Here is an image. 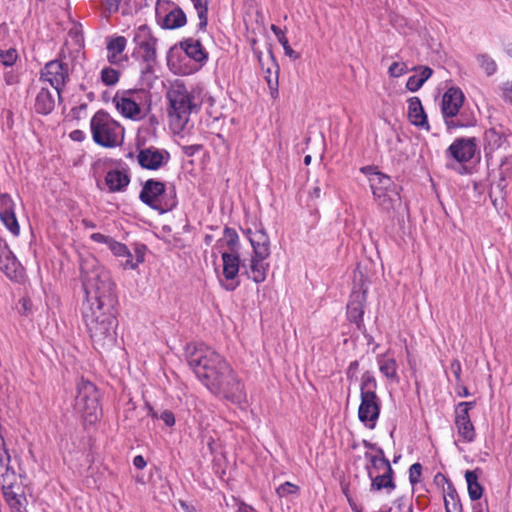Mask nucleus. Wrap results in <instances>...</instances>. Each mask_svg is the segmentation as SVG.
Listing matches in <instances>:
<instances>
[{
  "mask_svg": "<svg viewBox=\"0 0 512 512\" xmlns=\"http://www.w3.org/2000/svg\"><path fill=\"white\" fill-rule=\"evenodd\" d=\"M179 46L184 53L195 62L204 64L208 60V52L205 50L200 40L187 38L182 40Z\"/></svg>",
  "mask_w": 512,
  "mask_h": 512,
  "instance_id": "24",
  "label": "nucleus"
},
{
  "mask_svg": "<svg viewBox=\"0 0 512 512\" xmlns=\"http://www.w3.org/2000/svg\"><path fill=\"white\" fill-rule=\"evenodd\" d=\"M423 80L418 75H412L408 78L406 88L411 92H416L423 86Z\"/></svg>",
  "mask_w": 512,
  "mask_h": 512,
  "instance_id": "47",
  "label": "nucleus"
},
{
  "mask_svg": "<svg viewBox=\"0 0 512 512\" xmlns=\"http://www.w3.org/2000/svg\"><path fill=\"white\" fill-rule=\"evenodd\" d=\"M408 118L414 126L426 129L427 131L430 129L427 115L418 97H411L408 100Z\"/></svg>",
  "mask_w": 512,
  "mask_h": 512,
  "instance_id": "23",
  "label": "nucleus"
},
{
  "mask_svg": "<svg viewBox=\"0 0 512 512\" xmlns=\"http://www.w3.org/2000/svg\"><path fill=\"white\" fill-rule=\"evenodd\" d=\"M377 381L370 371L362 374L360 385L361 403L358 408V418L362 423L374 428L380 415V399L376 394Z\"/></svg>",
  "mask_w": 512,
  "mask_h": 512,
  "instance_id": "5",
  "label": "nucleus"
},
{
  "mask_svg": "<svg viewBox=\"0 0 512 512\" xmlns=\"http://www.w3.org/2000/svg\"><path fill=\"white\" fill-rule=\"evenodd\" d=\"M70 138L73 141L81 142L85 139V133L82 130H74L70 133Z\"/></svg>",
  "mask_w": 512,
  "mask_h": 512,
  "instance_id": "56",
  "label": "nucleus"
},
{
  "mask_svg": "<svg viewBox=\"0 0 512 512\" xmlns=\"http://www.w3.org/2000/svg\"><path fill=\"white\" fill-rule=\"evenodd\" d=\"M166 98L169 102L170 124L177 129H183L189 121L190 114L198 109L194 95L183 83L176 82L168 89Z\"/></svg>",
  "mask_w": 512,
  "mask_h": 512,
  "instance_id": "3",
  "label": "nucleus"
},
{
  "mask_svg": "<svg viewBox=\"0 0 512 512\" xmlns=\"http://www.w3.org/2000/svg\"><path fill=\"white\" fill-rule=\"evenodd\" d=\"M377 364L379 371L390 380H398L397 362L394 357L389 353L380 354L377 356Z\"/></svg>",
  "mask_w": 512,
  "mask_h": 512,
  "instance_id": "31",
  "label": "nucleus"
},
{
  "mask_svg": "<svg viewBox=\"0 0 512 512\" xmlns=\"http://www.w3.org/2000/svg\"><path fill=\"white\" fill-rule=\"evenodd\" d=\"M223 241L226 243L228 248L227 252L238 251L239 236L235 229L226 227L223 232V238L217 241V246H219Z\"/></svg>",
  "mask_w": 512,
  "mask_h": 512,
  "instance_id": "38",
  "label": "nucleus"
},
{
  "mask_svg": "<svg viewBox=\"0 0 512 512\" xmlns=\"http://www.w3.org/2000/svg\"><path fill=\"white\" fill-rule=\"evenodd\" d=\"M476 151L475 138L456 139L447 149L448 154L458 162L470 161Z\"/></svg>",
  "mask_w": 512,
  "mask_h": 512,
  "instance_id": "18",
  "label": "nucleus"
},
{
  "mask_svg": "<svg viewBox=\"0 0 512 512\" xmlns=\"http://www.w3.org/2000/svg\"><path fill=\"white\" fill-rule=\"evenodd\" d=\"M503 93L505 99L512 103V81L504 84Z\"/></svg>",
  "mask_w": 512,
  "mask_h": 512,
  "instance_id": "54",
  "label": "nucleus"
},
{
  "mask_svg": "<svg viewBox=\"0 0 512 512\" xmlns=\"http://www.w3.org/2000/svg\"><path fill=\"white\" fill-rule=\"evenodd\" d=\"M127 40L124 36H116L107 42L108 61L111 64H118L122 61V52L125 50Z\"/></svg>",
  "mask_w": 512,
  "mask_h": 512,
  "instance_id": "30",
  "label": "nucleus"
},
{
  "mask_svg": "<svg viewBox=\"0 0 512 512\" xmlns=\"http://www.w3.org/2000/svg\"><path fill=\"white\" fill-rule=\"evenodd\" d=\"M86 301L82 316L93 346L99 352L112 349L117 342L115 285L105 272L89 277L84 283Z\"/></svg>",
  "mask_w": 512,
  "mask_h": 512,
  "instance_id": "1",
  "label": "nucleus"
},
{
  "mask_svg": "<svg viewBox=\"0 0 512 512\" xmlns=\"http://www.w3.org/2000/svg\"><path fill=\"white\" fill-rule=\"evenodd\" d=\"M55 107L54 93L47 87H42L35 98V111L38 114L48 115Z\"/></svg>",
  "mask_w": 512,
  "mask_h": 512,
  "instance_id": "26",
  "label": "nucleus"
},
{
  "mask_svg": "<svg viewBox=\"0 0 512 512\" xmlns=\"http://www.w3.org/2000/svg\"><path fill=\"white\" fill-rule=\"evenodd\" d=\"M155 17L158 25L167 30L183 27L187 22L185 12L175 3H168L164 7L155 6Z\"/></svg>",
  "mask_w": 512,
  "mask_h": 512,
  "instance_id": "12",
  "label": "nucleus"
},
{
  "mask_svg": "<svg viewBox=\"0 0 512 512\" xmlns=\"http://www.w3.org/2000/svg\"><path fill=\"white\" fill-rule=\"evenodd\" d=\"M464 102V94L460 88L450 87L442 96L441 111L444 118L455 117Z\"/></svg>",
  "mask_w": 512,
  "mask_h": 512,
  "instance_id": "17",
  "label": "nucleus"
},
{
  "mask_svg": "<svg viewBox=\"0 0 512 512\" xmlns=\"http://www.w3.org/2000/svg\"><path fill=\"white\" fill-rule=\"evenodd\" d=\"M119 259H120V265L123 267V269L133 270V269H136L140 263L144 262V254L141 253L140 251H137L136 261H134L132 253L127 248V253L122 255V257H120Z\"/></svg>",
  "mask_w": 512,
  "mask_h": 512,
  "instance_id": "39",
  "label": "nucleus"
},
{
  "mask_svg": "<svg viewBox=\"0 0 512 512\" xmlns=\"http://www.w3.org/2000/svg\"><path fill=\"white\" fill-rule=\"evenodd\" d=\"M246 235L253 248V253L257 254L259 258H269L271 254L270 238L263 225L260 224L259 228L254 232L251 229H247Z\"/></svg>",
  "mask_w": 512,
  "mask_h": 512,
  "instance_id": "19",
  "label": "nucleus"
},
{
  "mask_svg": "<svg viewBox=\"0 0 512 512\" xmlns=\"http://www.w3.org/2000/svg\"><path fill=\"white\" fill-rule=\"evenodd\" d=\"M366 302V291H353L347 305V317L351 323H354L359 330L364 326L363 315Z\"/></svg>",
  "mask_w": 512,
  "mask_h": 512,
  "instance_id": "16",
  "label": "nucleus"
},
{
  "mask_svg": "<svg viewBox=\"0 0 512 512\" xmlns=\"http://www.w3.org/2000/svg\"><path fill=\"white\" fill-rule=\"evenodd\" d=\"M383 466L385 472L383 475L373 476L371 471H368L369 478L371 479V491H379L386 489L388 493L392 492L396 488V484L393 480V469L389 460H383Z\"/></svg>",
  "mask_w": 512,
  "mask_h": 512,
  "instance_id": "21",
  "label": "nucleus"
},
{
  "mask_svg": "<svg viewBox=\"0 0 512 512\" xmlns=\"http://www.w3.org/2000/svg\"><path fill=\"white\" fill-rule=\"evenodd\" d=\"M170 160V154L163 149L148 147L140 149L137 154L138 164L147 170H158Z\"/></svg>",
  "mask_w": 512,
  "mask_h": 512,
  "instance_id": "14",
  "label": "nucleus"
},
{
  "mask_svg": "<svg viewBox=\"0 0 512 512\" xmlns=\"http://www.w3.org/2000/svg\"><path fill=\"white\" fill-rule=\"evenodd\" d=\"M145 98L144 90H125L122 93H116L113 103L125 118L138 121L144 117L142 105Z\"/></svg>",
  "mask_w": 512,
  "mask_h": 512,
  "instance_id": "11",
  "label": "nucleus"
},
{
  "mask_svg": "<svg viewBox=\"0 0 512 512\" xmlns=\"http://www.w3.org/2000/svg\"><path fill=\"white\" fill-rule=\"evenodd\" d=\"M64 58L63 51H61L57 59L47 62L40 70V81L49 83L58 99H61L63 89L70 79L69 66Z\"/></svg>",
  "mask_w": 512,
  "mask_h": 512,
  "instance_id": "10",
  "label": "nucleus"
},
{
  "mask_svg": "<svg viewBox=\"0 0 512 512\" xmlns=\"http://www.w3.org/2000/svg\"><path fill=\"white\" fill-rule=\"evenodd\" d=\"M457 386V394L460 396V397H467L470 395L468 389L466 386H464L462 384V382L460 384H456Z\"/></svg>",
  "mask_w": 512,
  "mask_h": 512,
  "instance_id": "61",
  "label": "nucleus"
},
{
  "mask_svg": "<svg viewBox=\"0 0 512 512\" xmlns=\"http://www.w3.org/2000/svg\"><path fill=\"white\" fill-rule=\"evenodd\" d=\"M0 270L11 280L19 281L23 277V268L5 239L0 236Z\"/></svg>",
  "mask_w": 512,
  "mask_h": 512,
  "instance_id": "13",
  "label": "nucleus"
},
{
  "mask_svg": "<svg viewBox=\"0 0 512 512\" xmlns=\"http://www.w3.org/2000/svg\"><path fill=\"white\" fill-rule=\"evenodd\" d=\"M270 29L276 36L278 42L282 45L285 55L294 60L298 59L300 55L291 48L284 31L274 24L271 25Z\"/></svg>",
  "mask_w": 512,
  "mask_h": 512,
  "instance_id": "37",
  "label": "nucleus"
},
{
  "mask_svg": "<svg viewBox=\"0 0 512 512\" xmlns=\"http://www.w3.org/2000/svg\"><path fill=\"white\" fill-rule=\"evenodd\" d=\"M119 77V71L113 68L106 67L101 71V80L108 86L115 85L119 81Z\"/></svg>",
  "mask_w": 512,
  "mask_h": 512,
  "instance_id": "41",
  "label": "nucleus"
},
{
  "mask_svg": "<svg viewBox=\"0 0 512 512\" xmlns=\"http://www.w3.org/2000/svg\"><path fill=\"white\" fill-rule=\"evenodd\" d=\"M199 19L198 30L205 31L208 24V4L210 0H191Z\"/></svg>",
  "mask_w": 512,
  "mask_h": 512,
  "instance_id": "36",
  "label": "nucleus"
},
{
  "mask_svg": "<svg viewBox=\"0 0 512 512\" xmlns=\"http://www.w3.org/2000/svg\"><path fill=\"white\" fill-rule=\"evenodd\" d=\"M372 194L378 205L385 211L395 209L396 206L401 204L399 189H387Z\"/></svg>",
  "mask_w": 512,
  "mask_h": 512,
  "instance_id": "27",
  "label": "nucleus"
},
{
  "mask_svg": "<svg viewBox=\"0 0 512 512\" xmlns=\"http://www.w3.org/2000/svg\"><path fill=\"white\" fill-rule=\"evenodd\" d=\"M127 246L123 243H120L113 239L111 244L109 245L110 251L113 253L114 256L117 258L122 257L125 253H127Z\"/></svg>",
  "mask_w": 512,
  "mask_h": 512,
  "instance_id": "46",
  "label": "nucleus"
},
{
  "mask_svg": "<svg viewBox=\"0 0 512 512\" xmlns=\"http://www.w3.org/2000/svg\"><path fill=\"white\" fill-rule=\"evenodd\" d=\"M422 474V465L420 463H414L410 466L409 469V481L412 485L418 483L420 481V476Z\"/></svg>",
  "mask_w": 512,
  "mask_h": 512,
  "instance_id": "44",
  "label": "nucleus"
},
{
  "mask_svg": "<svg viewBox=\"0 0 512 512\" xmlns=\"http://www.w3.org/2000/svg\"><path fill=\"white\" fill-rule=\"evenodd\" d=\"M0 220L13 236L20 234V226L15 214V203L7 193L0 194Z\"/></svg>",
  "mask_w": 512,
  "mask_h": 512,
  "instance_id": "15",
  "label": "nucleus"
},
{
  "mask_svg": "<svg viewBox=\"0 0 512 512\" xmlns=\"http://www.w3.org/2000/svg\"><path fill=\"white\" fill-rule=\"evenodd\" d=\"M139 199L160 213L171 211L177 205L175 189H166L164 182L155 179L145 181Z\"/></svg>",
  "mask_w": 512,
  "mask_h": 512,
  "instance_id": "6",
  "label": "nucleus"
},
{
  "mask_svg": "<svg viewBox=\"0 0 512 512\" xmlns=\"http://www.w3.org/2000/svg\"><path fill=\"white\" fill-rule=\"evenodd\" d=\"M360 171L364 174H367L369 177H370V174L373 173V172H376L375 171V168L371 167V166H366V167H362L360 169Z\"/></svg>",
  "mask_w": 512,
  "mask_h": 512,
  "instance_id": "63",
  "label": "nucleus"
},
{
  "mask_svg": "<svg viewBox=\"0 0 512 512\" xmlns=\"http://www.w3.org/2000/svg\"><path fill=\"white\" fill-rule=\"evenodd\" d=\"M512 168V163L508 164L506 167H503V171L501 169V164L499 165L500 170V179L495 184L492 185L490 188L489 196L492 199V202L494 205H496L497 198L493 199L494 196L499 195L500 197H503L505 192V189L507 187V180L506 177L510 173Z\"/></svg>",
  "mask_w": 512,
  "mask_h": 512,
  "instance_id": "34",
  "label": "nucleus"
},
{
  "mask_svg": "<svg viewBox=\"0 0 512 512\" xmlns=\"http://www.w3.org/2000/svg\"><path fill=\"white\" fill-rule=\"evenodd\" d=\"M450 369L455 377L456 384H460L462 382V379H461L462 368H461L460 361L457 359L452 360L450 363Z\"/></svg>",
  "mask_w": 512,
  "mask_h": 512,
  "instance_id": "49",
  "label": "nucleus"
},
{
  "mask_svg": "<svg viewBox=\"0 0 512 512\" xmlns=\"http://www.w3.org/2000/svg\"><path fill=\"white\" fill-rule=\"evenodd\" d=\"M133 464L137 469H143L146 466V461L141 455H137L133 459Z\"/></svg>",
  "mask_w": 512,
  "mask_h": 512,
  "instance_id": "58",
  "label": "nucleus"
},
{
  "mask_svg": "<svg viewBox=\"0 0 512 512\" xmlns=\"http://www.w3.org/2000/svg\"><path fill=\"white\" fill-rule=\"evenodd\" d=\"M475 406V401L460 402L457 404L455 414L469 413V410Z\"/></svg>",
  "mask_w": 512,
  "mask_h": 512,
  "instance_id": "52",
  "label": "nucleus"
},
{
  "mask_svg": "<svg viewBox=\"0 0 512 512\" xmlns=\"http://www.w3.org/2000/svg\"><path fill=\"white\" fill-rule=\"evenodd\" d=\"M0 58H1V63L4 66H12L18 58V54L15 49L10 48L4 52L2 51L0 53Z\"/></svg>",
  "mask_w": 512,
  "mask_h": 512,
  "instance_id": "42",
  "label": "nucleus"
},
{
  "mask_svg": "<svg viewBox=\"0 0 512 512\" xmlns=\"http://www.w3.org/2000/svg\"><path fill=\"white\" fill-rule=\"evenodd\" d=\"M365 456L367 458L370 459V462L371 464L373 465V467L377 468V469H380L381 467H384L381 463H380V458L379 456H372L368 453L365 454Z\"/></svg>",
  "mask_w": 512,
  "mask_h": 512,
  "instance_id": "60",
  "label": "nucleus"
},
{
  "mask_svg": "<svg viewBox=\"0 0 512 512\" xmlns=\"http://www.w3.org/2000/svg\"><path fill=\"white\" fill-rule=\"evenodd\" d=\"M266 259L267 258H259L257 254L253 253L248 266L244 263L242 264L248 278L252 279L255 283H262L266 279L269 268V264L265 263Z\"/></svg>",
  "mask_w": 512,
  "mask_h": 512,
  "instance_id": "22",
  "label": "nucleus"
},
{
  "mask_svg": "<svg viewBox=\"0 0 512 512\" xmlns=\"http://www.w3.org/2000/svg\"><path fill=\"white\" fill-rule=\"evenodd\" d=\"M223 262V275L226 280H234L240 270V258L238 251L223 252L221 254Z\"/></svg>",
  "mask_w": 512,
  "mask_h": 512,
  "instance_id": "29",
  "label": "nucleus"
},
{
  "mask_svg": "<svg viewBox=\"0 0 512 512\" xmlns=\"http://www.w3.org/2000/svg\"><path fill=\"white\" fill-rule=\"evenodd\" d=\"M160 418L168 427H172L175 424V416L170 410L163 411Z\"/></svg>",
  "mask_w": 512,
  "mask_h": 512,
  "instance_id": "53",
  "label": "nucleus"
},
{
  "mask_svg": "<svg viewBox=\"0 0 512 512\" xmlns=\"http://www.w3.org/2000/svg\"><path fill=\"white\" fill-rule=\"evenodd\" d=\"M99 397L98 389L92 382L81 379L77 383L74 408L90 423L97 419L100 411Z\"/></svg>",
  "mask_w": 512,
  "mask_h": 512,
  "instance_id": "9",
  "label": "nucleus"
},
{
  "mask_svg": "<svg viewBox=\"0 0 512 512\" xmlns=\"http://www.w3.org/2000/svg\"><path fill=\"white\" fill-rule=\"evenodd\" d=\"M407 65L403 62H393L389 67V75L391 77H400L407 72Z\"/></svg>",
  "mask_w": 512,
  "mask_h": 512,
  "instance_id": "43",
  "label": "nucleus"
},
{
  "mask_svg": "<svg viewBox=\"0 0 512 512\" xmlns=\"http://www.w3.org/2000/svg\"><path fill=\"white\" fill-rule=\"evenodd\" d=\"M433 70L430 67H424L420 73L419 78L423 80V83H425L429 77L432 75Z\"/></svg>",
  "mask_w": 512,
  "mask_h": 512,
  "instance_id": "59",
  "label": "nucleus"
},
{
  "mask_svg": "<svg viewBox=\"0 0 512 512\" xmlns=\"http://www.w3.org/2000/svg\"><path fill=\"white\" fill-rule=\"evenodd\" d=\"M133 42L135 43L134 54L143 62L141 73L143 76L152 74L157 59V38L147 25H140L134 30Z\"/></svg>",
  "mask_w": 512,
  "mask_h": 512,
  "instance_id": "7",
  "label": "nucleus"
},
{
  "mask_svg": "<svg viewBox=\"0 0 512 512\" xmlns=\"http://www.w3.org/2000/svg\"><path fill=\"white\" fill-rule=\"evenodd\" d=\"M91 240L94 241V242H97V243H104L106 244L108 247L109 245L111 244V242L113 241V238L110 237V236H106L102 233H93L91 236H90Z\"/></svg>",
  "mask_w": 512,
  "mask_h": 512,
  "instance_id": "51",
  "label": "nucleus"
},
{
  "mask_svg": "<svg viewBox=\"0 0 512 512\" xmlns=\"http://www.w3.org/2000/svg\"><path fill=\"white\" fill-rule=\"evenodd\" d=\"M202 149H203V145H201V144L182 146V152L188 157L195 155L196 153L200 152Z\"/></svg>",
  "mask_w": 512,
  "mask_h": 512,
  "instance_id": "50",
  "label": "nucleus"
},
{
  "mask_svg": "<svg viewBox=\"0 0 512 512\" xmlns=\"http://www.w3.org/2000/svg\"><path fill=\"white\" fill-rule=\"evenodd\" d=\"M439 479L447 484V487L444 488V506L446 512H463L462 504L456 488L452 484V482L446 478L443 474L438 473L435 476V481L439 483Z\"/></svg>",
  "mask_w": 512,
  "mask_h": 512,
  "instance_id": "20",
  "label": "nucleus"
},
{
  "mask_svg": "<svg viewBox=\"0 0 512 512\" xmlns=\"http://www.w3.org/2000/svg\"><path fill=\"white\" fill-rule=\"evenodd\" d=\"M455 426L459 436L465 442H472L476 437L474 425L470 419L469 413L455 415Z\"/></svg>",
  "mask_w": 512,
  "mask_h": 512,
  "instance_id": "28",
  "label": "nucleus"
},
{
  "mask_svg": "<svg viewBox=\"0 0 512 512\" xmlns=\"http://www.w3.org/2000/svg\"><path fill=\"white\" fill-rule=\"evenodd\" d=\"M186 358L196 377L212 393L237 403L245 398L244 384L214 349L203 343H190L186 346Z\"/></svg>",
  "mask_w": 512,
  "mask_h": 512,
  "instance_id": "2",
  "label": "nucleus"
},
{
  "mask_svg": "<svg viewBox=\"0 0 512 512\" xmlns=\"http://www.w3.org/2000/svg\"><path fill=\"white\" fill-rule=\"evenodd\" d=\"M370 187L372 193L379 192L382 190H393L399 189V187L392 181V179L381 173V172H373L370 174L369 178Z\"/></svg>",
  "mask_w": 512,
  "mask_h": 512,
  "instance_id": "32",
  "label": "nucleus"
},
{
  "mask_svg": "<svg viewBox=\"0 0 512 512\" xmlns=\"http://www.w3.org/2000/svg\"><path fill=\"white\" fill-rule=\"evenodd\" d=\"M297 491L298 487L290 482H285L276 489V492L279 497H285L289 494H294Z\"/></svg>",
  "mask_w": 512,
  "mask_h": 512,
  "instance_id": "45",
  "label": "nucleus"
},
{
  "mask_svg": "<svg viewBox=\"0 0 512 512\" xmlns=\"http://www.w3.org/2000/svg\"><path fill=\"white\" fill-rule=\"evenodd\" d=\"M93 141L99 146L113 148L124 138V128L104 110L97 111L90 120Z\"/></svg>",
  "mask_w": 512,
  "mask_h": 512,
  "instance_id": "4",
  "label": "nucleus"
},
{
  "mask_svg": "<svg viewBox=\"0 0 512 512\" xmlns=\"http://www.w3.org/2000/svg\"><path fill=\"white\" fill-rule=\"evenodd\" d=\"M479 66L484 70L487 76H492L497 71L495 60L487 53L478 54L476 56Z\"/></svg>",
  "mask_w": 512,
  "mask_h": 512,
  "instance_id": "40",
  "label": "nucleus"
},
{
  "mask_svg": "<svg viewBox=\"0 0 512 512\" xmlns=\"http://www.w3.org/2000/svg\"><path fill=\"white\" fill-rule=\"evenodd\" d=\"M251 509L252 508L250 506L242 504V505L239 506L237 512H250Z\"/></svg>",
  "mask_w": 512,
  "mask_h": 512,
  "instance_id": "64",
  "label": "nucleus"
},
{
  "mask_svg": "<svg viewBox=\"0 0 512 512\" xmlns=\"http://www.w3.org/2000/svg\"><path fill=\"white\" fill-rule=\"evenodd\" d=\"M344 494L347 498L349 506L351 507L353 512H362V508L356 504V502L349 496L346 490H344Z\"/></svg>",
  "mask_w": 512,
  "mask_h": 512,
  "instance_id": "57",
  "label": "nucleus"
},
{
  "mask_svg": "<svg viewBox=\"0 0 512 512\" xmlns=\"http://www.w3.org/2000/svg\"><path fill=\"white\" fill-rule=\"evenodd\" d=\"M269 57L271 61L272 67H267L265 71V80L268 84L269 89L271 90V93L278 92V65L275 62L274 56L272 51H269Z\"/></svg>",
  "mask_w": 512,
  "mask_h": 512,
  "instance_id": "35",
  "label": "nucleus"
},
{
  "mask_svg": "<svg viewBox=\"0 0 512 512\" xmlns=\"http://www.w3.org/2000/svg\"><path fill=\"white\" fill-rule=\"evenodd\" d=\"M376 451H377V454L375 456H379L380 458V463L383 465V460H388L385 455H384V451L382 448L380 447H377L376 448Z\"/></svg>",
  "mask_w": 512,
  "mask_h": 512,
  "instance_id": "62",
  "label": "nucleus"
},
{
  "mask_svg": "<svg viewBox=\"0 0 512 512\" xmlns=\"http://www.w3.org/2000/svg\"><path fill=\"white\" fill-rule=\"evenodd\" d=\"M130 183V176L125 171L110 170L105 176V184L109 192H123Z\"/></svg>",
  "mask_w": 512,
  "mask_h": 512,
  "instance_id": "25",
  "label": "nucleus"
},
{
  "mask_svg": "<svg viewBox=\"0 0 512 512\" xmlns=\"http://www.w3.org/2000/svg\"><path fill=\"white\" fill-rule=\"evenodd\" d=\"M359 370V362L357 360L352 361L346 371V376L349 381H356L358 379L357 374Z\"/></svg>",
  "mask_w": 512,
  "mask_h": 512,
  "instance_id": "48",
  "label": "nucleus"
},
{
  "mask_svg": "<svg viewBox=\"0 0 512 512\" xmlns=\"http://www.w3.org/2000/svg\"><path fill=\"white\" fill-rule=\"evenodd\" d=\"M484 152L488 160L498 158L501 169L512 163V146L502 127H492L484 133Z\"/></svg>",
  "mask_w": 512,
  "mask_h": 512,
  "instance_id": "8",
  "label": "nucleus"
},
{
  "mask_svg": "<svg viewBox=\"0 0 512 512\" xmlns=\"http://www.w3.org/2000/svg\"><path fill=\"white\" fill-rule=\"evenodd\" d=\"M465 479L470 499L473 501L480 499L483 494V487L478 481L477 470H467Z\"/></svg>",
  "mask_w": 512,
  "mask_h": 512,
  "instance_id": "33",
  "label": "nucleus"
},
{
  "mask_svg": "<svg viewBox=\"0 0 512 512\" xmlns=\"http://www.w3.org/2000/svg\"><path fill=\"white\" fill-rule=\"evenodd\" d=\"M121 2L122 0H106L107 9L110 13L116 12L118 11Z\"/></svg>",
  "mask_w": 512,
  "mask_h": 512,
  "instance_id": "55",
  "label": "nucleus"
}]
</instances>
